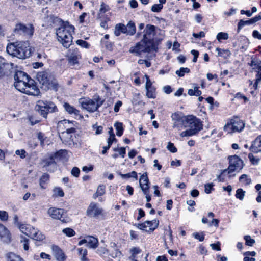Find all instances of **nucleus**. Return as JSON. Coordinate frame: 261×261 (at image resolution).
I'll return each mask as SVG.
<instances>
[{"mask_svg": "<svg viewBox=\"0 0 261 261\" xmlns=\"http://www.w3.org/2000/svg\"><path fill=\"white\" fill-rule=\"evenodd\" d=\"M86 215L90 218L98 219L103 216V210L95 202H91L88 206Z\"/></svg>", "mask_w": 261, "mask_h": 261, "instance_id": "f8f14e48", "label": "nucleus"}, {"mask_svg": "<svg viewBox=\"0 0 261 261\" xmlns=\"http://www.w3.org/2000/svg\"><path fill=\"white\" fill-rule=\"evenodd\" d=\"M55 251V255L58 261H64L65 260V255L63 251L58 247L54 248Z\"/></svg>", "mask_w": 261, "mask_h": 261, "instance_id": "b1692460", "label": "nucleus"}, {"mask_svg": "<svg viewBox=\"0 0 261 261\" xmlns=\"http://www.w3.org/2000/svg\"><path fill=\"white\" fill-rule=\"evenodd\" d=\"M229 166L228 168V173L230 174L234 171L240 170L243 166L242 160L237 155L229 157Z\"/></svg>", "mask_w": 261, "mask_h": 261, "instance_id": "4468645a", "label": "nucleus"}, {"mask_svg": "<svg viewBox=\"0 0 261 261\" xmlns=\"http://www.w3.org/2000/svg\"><path fill=\"white\" fill-rule=\"evenodd\" d=\"M6 50L9 55L20 59L29 57L31 53L28 41L17 42L8 44Z\"/></svg>", "mask_w": 261, "mask_h": 261, "instance_id": "f03ea898", "label": "nucleus"}, {"mask_svg": "<svg viewBox=\"0 0 261 261\" xmlns=\"http://www.w3.org/2000/svg\"><path fill=\"white\" fill-rule=\"evenodd\" d=\"M139 184L142 191H145L146 192V190H149V179L146 173H143L141 176Z\"/></svg>", "mask_w": 261, "mask_h": 261, "instance_id": "aec40b11", "label": "nucleus"}, {"mask_svg": "<svg viewBox=\"0 0 261 261\" xmlns=\"http://www.w3.org/2000/svg\"><path fill=\"white\" fill-rule=\"evenodd\" d=\"M191 53L194 56L193 62L195 63L196 62L198 57L199 52L196 50L193 49L191 50Z\"/></svg>", "mask_w": 261, "mask_h": 261, "instance_id": "0e129e2a", "label": "nucleus"}, {"mask_svg": "<svg viewBox=\"0 0 261 261\" xmlns=\"http://www.w3.org/2000/svg\"><path fill=\"white\" fill-rule=\"evenodd\" d=\"M228 38V34L227 33L220 32L217 35V39L219 42H221L222 40H227Z\"/></svg>", "mask_w": 261, "mask_h": 261, "instance_id": "a19ab883", "label": "nucleus"}, {"mask_svg": "<svg viewBox=\"0 0 261 261\" xmlns=\"http://www.w3.org/2000/svg\"><path fill=\"white\" fill-rule=\"evenodd\" d=\"M193 36L196 38H201L205 37V33L203 31H200L198 33H193L192 34Z\"/></svg>", "mask_w": 261, "mask_h": 261, "instance_id": "e2e57ef3", "label": "nucleus"}, {"mask_svg": "<svg viewBox=\"0 0 261 261\" xmlns=\"http://www.w3.org/2000/svg\"><path fill=\"white\" fill-rule=\"evenodd\" d=\"M79 255L81 256V260L82 261H87L86 256L87 255V250L86 249L79 248L77 249Z\"/></svg>", "mask_w": 261, "mask_h": 261, "instance_id": "72a5a7b5", "label": "nucleus"}, {"mask_svg": "<svg viewBox=\"0 0 261 261\" xmlns=\"http://www.w3.org/2000/svg\"><path fill=\"white\" fill-rule=\"evenodd\" d=\"M163 89L164 92L167 94H169L172 92V89L169 85L165 86Z\"/></svg>", "mask_w": 261, "mask_h": 261, "instance_id": "338daca9", "label": "nucleus"}, {"mask_svg": "<svg viewBox=\"0 0 261 261\" xmlns=\"http://www.w3.org/2000/svg\"><path fill=\"white\" fill-rule=\"evenodd\" d=\"M87 246L90 248L95 249L98 245V240L96 238L92 236H88L86 237Z\"/></svg>", "mask_w": 261, "mask_h": 261, "instance_id": "4be33fe9", "label": "nucleus"}, {"mask_svg": "<svg viewBox=\"0 0 261 261\" xmlns=\"http://www.w3.org/2000/svg\"><path fill=\"white\" fill-rule=\"evenodd\" d=\"M119 175L121 176L122 178H129L133 177L136 180L138 178L137 173L136 171H132V172L127 174L120 173Z\"/></svg>", "mask_w": 261, "mask_h": 261, "instance_id": "e433bc0d", "label": "nucleus"}, {"mask_svg": "<svg viewBox=\"0 0 261 261\" xmlns=\"http://www.w3.org/2000/svg\"><path fill=\"white\" fill-rule=\"evenodd\" d=\"M8 213L5 211H0V220L3 222H6L8 220Z\"/></svg>", "mask_w": 261, "mask_h": 261, "instance_id": "49530a36", "label": "nucleus"}, {"mask_svg": "<svg viewBox=\"0 0 261 261\" xmlns=\"http://www.w3.org/2000/svg\"><path fill=\"white\" fill-rule=\"evenodd\" d=\"M81 58V55L79 54L76 53V54L71 55L69 58V62L73 65L78 62V60Z\"/></svg>", "mask_w": 261, "mask_h": 261, "instance_id": "f704fd0d", "label": "nucleus"}, {"mask_svg": "<svg viewBox=\"0 0 261 261\" xmlns=\"http://www.w3.org/2000/svg\"><path fill=\"white\" fill-rule=\"evenodd\" d=\"M7 261H24L19 255L12 252H9L6 255Z\"/></svg>", "mask_w": 261, "mask_h": 261, "instance_id": "bb28decb", "label": "nucleus"}, {"mask_svg": "<svg viewBox=\"0 0 261 261\" xmlns=\"http://www.w3.org/2000/svg\"><path fill=\"white\" fill-rule=\"evenodd\" d=\"M145 77L146 80V85H145V88L146 89H147V88H151V87H153L152 85V83L150 81V80L149 79V76H148L147 75H145Z\"/></svg>", "mask_w": 261, "mask_h": 261, "instance_id": "680f3d73", "label": "nucleus"}, {"mask_svg": "<svg viewBox=\"0 0 261 261\" xmlns=\"http://www.w3.org/2000/svg\"><path fill=\"white\" fill-rule=\"evenodd\" d=\"M35 109L44 117H46L48 113L57 111V108L53 102L44 100L38 101Z\"/></svg>", "mask_w": 261, "mask_h": 261, "instance_id": "6e6552de", "label": "nucleus"}, {"mask_svg": "<svg viewBox=\"0 0 261 261\" xmlns=\"http://www.w3.org/2000/svg\"><path fill=\"white\" fill-rule=\"evenodd\" d=\"M105 101L99 95H94L92 99L88 97L80 98L79 102L81 107L89 112L96 111Z\"/></svg>", "mask_w": 261, "mask_h": 261, "instance_id": "39448f33", "label": "nucleus"}, {"mask_svg": "<svg viewBox=\"0 0 261 261\" xmlns=\"http://www.w3.org/2000/svg\"><path fill=\"white\" fill-rule=\"evenodd\" d=\"M130 237L131 240H138V234L137 232L134 230H130L129 231Z\"/></svg>", "mask_w": 261, "mask_h": 261, "instance_id": "69168bd1", "label": "nucleus"}, {"mask_svg": "<svg viewBox=\"0 0 261 261\" xmlns=\"http://www.w3.org/2000/svg\"><path fill=\"white\" fill-rule=\"evenodd\" d=\"M193 89H189L188 94L190 96H199L202 92L199 90V87L197 84H194L193 85Z\"/></svg>", "mask_w": 261, "mask_h": 261, "instance_id": "393cba45", "label": "nucleus"}, {"mask_svg": "<svg viewBox=\"0 0 261 261\" xmlns=\"http://www.w3.org/2000/svg\"><path fill=\"white\" fill-rule=\"evenodd\" d=\"M153 47V45L151 44V42H147L142 39L134 46L131 47L129 51L137 56H140L143 53L149 52Z\"/></svg>", "mask_w": 261, "mask_h": 261, "instance_id": "1a4fd4ad", "label": "nucleus"}, {"mask_svg": "<svg viewBox=\"0 0 261 261\" xmlns=\"http://www.w3.org/2000/svg\"><path fill=\"white\" fill-rule=\"evenodd\" d=\"M74 26L70 25L68 23H63L57 29L58 39L64 47L68 48L71 44L73 39L72 33L74 32Z\"/></svg>", "mask_w": 261, "mask_h": 261, "instance_id": "7ed1b4c3", "label": "nucleus"}, {"mask_svg": "<svg viewBox=\"0 0 261 261\" xmlns=\"http://www.w3.org/2000/svg\"><path fill=\"white\" fill-rule=\"evenodd\" d=\"M36 79L41 85V88L45 90L49 89L55 91L58 90V84L55 78L48 72L42 71L38 72Z\"/></svg>", "mask_w": 261, "mask_h": 261, "instance_id": "20e7f679", "label": "nucleus"}, {"mask_svg": "<svg viewBox=\"0 0 261 261\" xmlns=\"http://www.w3.org/2000/svg\"><path fill=\"white\" fill-rule=\"evenodd\" d=\"M110 10V7L108 5L104 2H101L100 4V9L97 14L98 18H101L103 14L108 12Z\"/></svg>", "mask_w": 261, "mask_h": 261, "instance_id": "a878e982", "label": "nucleus"}, {"mask_svg": "<svg viewBox=\"0 0 261 261\" xmlns=\"http://www.w3.org/2000/svg\"><path fill=\"white\" fill-rule=\"evenodd\" d=\"M248 158L250 160V162L253 164H257L258 163V159H256L252 153H250L248 154Z\"/></svg>", "mask_w": 261, "mask_h": 261, "instance_id": "13d9d810", "label": "nucleus"}, {"mask_svg": "<svg viewBox=\"0 0 261 261\" xmlns=\"http://www.w3.org/2000/svg\"><path fill=\"white\" fill-rule=\"evenodd\" d=\"M245 192L242 189H238L236 191V197L240 200H243L244 198Z\"/></svg>", "mask_w": 261, "mask_h": 261, "instance_id": "ea45409f", "label": "nucleus"}, {"mask_svg": "<svg viewBox=\"0 0 261 261\" xmlns=\"http://www.w3.org/2000/svg\"><path fill=\"white\" fill-rule=\"evenodd\" d=\"M193 130L189 129L183 131L180 133V136L182 137H189L196 135Z\"/></svg>", "mask_w": 261, "mask_h": 261, "instance_id": "3c124183", "label": "nucleus"}, {"mask_svg": "<svg viewBox=\"0 0 261 261\" xmlns=\"http://www.w3.org/2000/svg\"><path fill=\"white\" fill-rule=\"evenodd\" d=\"M15 154L19 155L21 159H24L26 156V151L24 149L17 150L15 151Z\"/></svg>", "mask_w": 261, "mask_h": 261, "instance_id": "6e6d98bb", "label": "nucleus"}, {"mask_svg": "<svg viewBox=\"0 0 261 261\" xmlns=\"http://www.w3.org/2000/svg\"><path fill=\"white\" fill-rule=\"evenodd\" d=\"M114 127L116 130V135L119 137L121 136L124 130L123 123L120 122H116L114 124Z\"/></svg>", "mask_w": 261, "mask_h": 261, "instance_id": "7c9ffc66", "label": "nucleus"}, {"mask_svg": "<svg viewBox=\"0 0 261 261\" xmlns=\"http://www.w3.org/2000/svg\"><path fill=\"white\" fill-rule=\"evenodd\" d=\"M146 96L149 98H155L156 97L155 89L154 87L146 89Z\"/></svg>", "mask_w": 261, "mask_h": 261, "instance_id": "c9c22d12", "label": "nucleus"}, {"mask_svg": "<svg viewBox=\"0 0 261 261\" xmlns=\"http://www.w3.org/2000/svg\"><path fill=\"white\" fill-rule=\"evenodd\" d=\"M249 64L250 66L252 67V70L254 71L256 67H259L261 65V61L252 60Z\"/></svg>", "mask_w": 261, "mask_h": 261, "instance_id": "864d4df0", "label": "nucleus"}, {"mask_svg": "<svg viewBox=\"0 0 261 261\" xmlns=\"http://www.w3.org/2000/svg\"><path fill=\"white\" fill-rule=\"evenodd\" d=\"M49 175L47 173H44L40 178L39 185L41 189L46 188V183L49 181Z\"/></svg>", "mask_w": 261, "mask_h": 261, "instance_id": "cd10ccee", "label": "nucleus"}, {"mask_svg": "<svg viewBox=\"0 0 261 261\" xmlns=\"http://www.w3.org/2000/svg\"><path fill=\"white\" fill-rule=\"evenodd\" d=\"M146 228L149 227V230L153 231L156 229L159 224V221L158 220L154 219L152 221H146Z\"/></svg>", "mask_w": 261, "mask_h": 261, "instance_id": "c85d7f7f", "label": "nucleus"}, {"mask_svg": "<svg viewBox=\"0 0 261 261\" xmlns=\"http://www.w3.org/2000/svg\"><path fill=\"white\" fill-rule=\"evenodd\" d=\"M76 43L78 45L83 48H89L90 46V45L87 42L83 40H77Z\"/></svg>", "mask_w": 261, "mask_h": 261, "instance_id": "a18cd8bd", "label": "nucleus"}, {"mask_svg": "<svg viewBox=\"0 0 261 261\" xmlns=\"http://www.w3.org/2000/svg\"><path fill=\"white\" fill-rule=\"evenodd\" d=\"M249 149L255 153L261 152V135L258 136L252 142Z\"/></svg>", "mask_w": 261, "mask_h": 261, "instance_id": "a211bd4d", "label": "nucleus"}, {"mask_svg": "<svg viewBox=\"0 0 261 261\" xmlns=\"http://www.w3.org/2000/svg\"><path fill=\"white\" fill-rule=\"evenodd\" d=\"M63 107L69 114L73 115L74 117L80 116L81 118L83 117L80 114V111L73 106L70 105L69 103L64 102L63 103Z\"/></svg>", "mask_w": 261, "mask_h": 261, "instance_id": "6ab92c4d", "label": "nucleus"}, {"mask_svg": "<svg viewBox=\"0 0 261 261\" xmlns=\"http://www.w3.org/2000/svg\"><path fill=\"white\" fill-rule=\"evenodd\" d=\"M144 32L143 39L147 42H151V44L153 45L154 36L155 33V27L153 25L147 24Z\"/></svg>", "mask_w": 261, "mask_h": 261, "instance_id": "2eb2a0df", "label": "nucleus"}, {"mask_svg": "<svg viewBox=\"0 0 261 261\" xmlns=\"http://www.w3.org/2000/svg\"><path fill=\"white\" fill-rule=\"evenodd\" d=\"M127 29L126 26L122 23H119L116 25L115 27L114 34L116 36H119L121 33L126 34Z\"/></svg>", "mask_w": 261, "mask_h": 261, "instance_id": "5701e85b", "label": "nucleus"}, {"mask_svg": "<svg viewBox=\"0 0 261 261\" xmlns=\"http://www.w3.org/2000/svg\"><path fill=\"white\" fill-rule=\"evenodd\" d=\"M244 239L245 240V244L247 246H252L255 242V240L251 239V237L249 235L245 236Z\"/></svg>", "mask_w": 261, "mask_h": 261, "instance_id": "c03bdc74", "label": "nucleus"}, {"mask_svg": "<svg viewBox=\"0 0 261 261\" xmlns=\"http://www.w3.org/2000/svg\"><path fill=\"white\" fill-rule=\"evenodd\" d=\"M15 87L19 91L28 95L37 96L40 90L35 84L33 80L31 79L25 72L17 71L14 75Z\"/></svg>", "mask_w": 261, "mask_h": 261, "instance_id": "f257e3e1", "label": "nucleus"}, {"mask_svg": "<svg viewBox=\"0 0 261 261\" xmlns=\"http://www.w3.org/2000/svg\"><path fill=\"white\" fill-rule=\"evenodd\" d=\"M14 31L16 34L30 37L34 34V28L33 24L30 23L25 25L23 23H19L16 24Z\"/></svg>", "mask_w": 261, "mask_h": 261, "instance_id": "ddd939ff", "label": "nucleus"}, {"mask_svg": "<svg viewBox=\"0 0 261 261\" xmlns=\"http://www.w3.org/2000/svg\"><path fill=\"white\" fill-rule=\"evenodd\" d=\"M138 63L140 65L145 64L146 67H149L151 66V62L148 60L140 59L138 61Z\"/></svg>", "mask_w": 261, "mask_h": 261, "instance_id": "4d7b16f0", "label": "nucleus"}, {"mask_svg": "<svg viewBox=\"0 0 261 261\" xmlns=\"http://www.w3.org/2000/svg\"><path fill=\"white\" fill-rule=\"evenodd\" d=\"M66 211L63 208L51 207L48 209L47 214L52 218L59 220L63 223L69 222V218L65 216Z\"/></svg>", "mask_w": 261, "mask_h": 261, "instance_id": "9b49d317", "label": "nucleus"}, {"mask_svg": "<svg viewBox=\"0 0 261 261\" xmlns=\"http://www.w3.org/2000/svg\"><path fill=\"white\" fill-rule=\"evenodd\" d=\"M62 232L68 237H73L75 234L74 230L70 228L63 229Z\"/></svg>", "mask_w": 261, "mask_h": 261, "instance_id": "37998d69", "label": "nucleus"}, {"mask_svg": "<svg viewBox=\"0 0 261 261\" xmlns=\"http://www.w3.org/2000/svg\"><path fill=\"white\" fill-rule=\"evenodd\" d=\"M193 236L195 239L198 240L200 242L203 241L204 239V234L203 232H195L193 233Z\"/></svg>", "mask_w": 261, "mask_h": 261, "instance_id": "8fccbe9b", "label": "nucleus"}, {"mask_svg": "<svg viewBox=\"0 0 261 261\" xmlns=\"http://www.w3.org/2000/svg\"><path fill=\"white\" fill-rule=\"evenodd\" d=\"M190 71V69L187 67H181L179 70L176 71V74L179 77H182L185 73H188Z\"/></svg>", "mask_w": 261, "mask_h": 261, "instance_id": "4c0bfd02", "label": "nucleus"}, {"mask_svg": "<svg viewBox=\"0 0 261 261\" xmlns=\"http://www.w3.org/2000/svg\"><path fill=\"white\" fill-rule=\"evenodd\" d=\"M216 51L218 52V56L222 57L224 58H227L230 56V51L228 49H221L219 48H216Z\"/></svg>", "mask_w": 261, "mask_h": 261, "instance_id": "2f4dec72", "label": "nucleus"}, {"mask_svg": "<svg viewBox=\"0 0 261 261\" xmlns=\"http://www.w3.org/2000/svg\"><path fill=\"white\" fill-rule=\"evenodd\" d=\"M214 185L213 183L206 184L204 185V191L206 194H210L214 190Z\"/></svg>", "mask_w": 261, "mask_h": 261, "instance_id": "de8ad7c7", "label": "nucleus"}, {"mask_svg": "<svg viewBox=\"0 0 261 261\" xmlns=\"http://www.w3.org/2000/svg\"><path fill=\"white\" fill-rule=\"evenodd\" d=\"M54 195L53 196L55 197H63L64 195V193L62 189L60 188H55L53 190Z\"/></svg>", "mask_w": 261, "mask_h": 261, "instance_id": "79ce46f5", "label": "nucleus"}, {"mask_svg": "<svg viewBox=\"0 0 261 261\" xmlns=\"http://www.w3.org/2000/svg\"><path fill=\"white\" fill-rule=\"evenodd\" d=\"M106 187L103 185H99L97 189L96 193L93 195V198L96 199L97 197L102 196L105 193Z\"/></svg>", "mask_w": 261, "mask_h": 261, "instance_id": "473e14b6", "label": "nucleus"}, {"mask_svg": "<svg viewBox=\"0 0 261 261\" xmlns=\"http://www.w3.org/2000/svg\"><path fill=\"white\" fill-rule=\"evenodd\" d=\"M255 188L258 192V196L256 200L257 202H261V184H258L255 186Z\"/></svg>", "mask_w": 261, "mask_h": 261, "instance_id": "09e8293b", "label": "nucleus"}, {"mask_svg": "<svg viewBox=\"0 0 261 261\" xmlns=\"http://www.w3.org/2000/svg\"><path fill=\"white\" fill-rule=\"evenodd\" d=\"M11 233L8 228L0 223V239L3 242L9 243L11 240Z\"/></svg>", "mask_w": 261, "mask_h": 261, "instance_id": "dca6fc26", "label": "nucleus"}, {"mask_svg": "<svg viewBox=\"0 0 261 261\" xmlns=\"http://www.w3.org/2000/svg\"><path fill=\"white\" fill-rule=\"evenodd\" d=\"M178 114H174L172 116L173 120H175L173 125V128H177L178 130H180L182 128V125L184 126L186 125L185 118L184 119H179L177 118Z\"/></svg>", "mask_w": 261, "mask_h": 261, "instance_id": "412c9836", "label": "nucleus"}, {"mask_svg": "<svg viewBox=\"0 0 261 261\" xmlns=\"http://www.w3.org/2000/svg\"><path fill=\"white\" fill-rule=\"evenodd\" d=\"M127 29L126 34L129 35H133L136 33V26L135 23L132 21H129L126 26Z\"/></svg>", "mask_w": 261, "mask_h": 261, "instance_id": "c756f323", "label": "nucleus"}, {"mask_svg": "<svg viewBox=\"0 0 261 261\" xmlns=\"http://www.w3.org/2000/svg\"><path fill=\"white\" fill-rule=\"evenodd\" d=\"M239 180L241 182L243 183V184H244L245 185H249L251 182V179L248 178V176L246 174L242 175L240 177Z\"/></svg>", "mask_w": 261, "mask_h": 261, "instance_id": "58836bf2", "label": "nucleus"}, {"mask_svg": "<svg viewBox=\"0 0 261 261\" xmlns=\"http://www.w3.org/2000/svg\"><path fill=\"white\" fill-rule=\"evenodd\" d=\"M252 36L254 38H257L259 40H261V34L257 30H254L252 32Z\"/></svg>", "mask_w": 261, "mask_h": 261, "instance_id": "774afa93", "label": "nucleus"}, {"mask_svg": "<svg viewBox=\"0 0 261 261\" xmlns=\"http://www.w3.org/2000/svg\"><path fill=\"white\" fill-rule=\"evenodd\" d=\"M261 20V16L257 15L248 20H240L238 24L237 31L239 32L240 30L245 25H249L255 23L257 21Z\"/></svg>", "mask_w": 261, "mask_h": 261, "instance_id": "f3484780", "label": "nucleus"}, {"mask_svg": "<svg viewBox=\"0 0 261 261\" xmlns=\"http://www.w3.org/2000/svg\"><path fill=\"white\" fill-rule=\"evenodd\" d=\"M21 241L23 243V246L24 249L25 250H28L29 248L28 239L25 238H22V240Z\"/></svg>", "mask_w": 261, "mask_h": 261, "instance_id": "bf43d9fd", "label": "nucleus"}, {"mask_svg": "<svg viewBox=\"0 0 261 261\" xmlns=\"http://www.w3.org/2000/svg\"><path fill=\"white\" fill-rule=\"evenodd\" d=\"M163 8V5L162 4H154L152 6L151 10L153 12H159Z\"/></svg>", "mask_w": 261, "mask_h": 261, "instance_id": "5fc2aeb1", "label": "nucleus"}, {"mask_svg": "<svg viewBox=\"0 0 261 261\" xmlns=\"http://www.w3.org/2000/svg\"><path fill=\"white\" fill-rule=\"evenodd\" d=\"M19 229L23 233L36 241H42L45 239V236L40 230L30 225L22 224Z\"/></svg>", "mask_w": 261, "mask_h": 261, "instance_id": "0eeeda50", "label": "nucleus"}, {"mask_svg": "<svg viewBox=\"0 0 261 261\" xmlns=\"http://www.w3.org/2000/svg\"><path fill=\"white\" fill-rule=\"evenodd\" d=\"M167 148L172 153H175L177 151V149L174 144L171 142L168 143Z\"/></svg>", "mask_w": 261, "mask_h": 261, "instance_id": "603ef678", "label": "nucleus"}, {"mask_svg": "<svg viewBox=\"0 0 261 261\" xmlns=\"http://www.w3.org/2000/svg\"><path fill=\"white\" fill-rule=\"evenodd\" d=\"M245 125L243 120L234 117L228 121L224 125L223 130L228 134L240 133L244 129Z\"/></svg>", "mask_w": 261, "mask_h": 261, "instance_id": "423d86ee", "label": "nucleus"}, {"mask_svg": "<svg viewBox=\"0 0 261 261\" xmlns=\"http://www.w3.org/2000/svg\"><path fill=\"white\" fill-rule=\"evenodd\" d=\"M186 125L185 127H188L189 129L193 130L195 134L202 129L203 125L200 119L193 116H189L185 117Z\"/></svg>", "mask_w": 261, "mask_h": 261, "instance_id": "9d476101", "label": "nucleus"}, {"mask_svg": "<svg viewBox=\"0 0 261 261\" xmlns=\"http://www.w3.org/2000/svg\"><path fill=\"white\" fill-rule=\"evenodd\" d=\"M80 170L76 167H73L71 170L72 175L76 177H79V176L80 175Z\"/></svg>", "mask_w": 261, "mask_h": 261, "instance_id": "052dcab7", "label": "nucleus"}]
</instances>
